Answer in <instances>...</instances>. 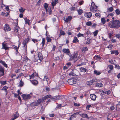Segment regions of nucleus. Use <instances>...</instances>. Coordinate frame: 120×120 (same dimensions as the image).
<instances>
[{"label":"nucleus","mask_w":120,"mask_h":120,"mask_svg":"<svg viewBox=\"0 0 120 120\" xmlns=\"http://www.w3.org/2000/svg\"><path fill=\"white\" fill-rule=\"evenodd\" d=\"M72 42L73 43H76L77 42H79V41L78 39L76 37H74V39L73 40Z\"/></svg>","instance_id":"obj_33"},{"label":"nucleus","mask_w":120,"mask_h":120,"mask_svg":"<svg viewBox=\"0 0 120 120\" xmlns=\"http://www.w3.org/2000/svg\"><path fill=\"white\" fill-rule=\"evenodd\" d=\"M98 80L97 79H94L90 81L86 82V84L88 85H91L94 82H96Z\"/></svg>","instance_id":"obj_9"},{"label":"nucleus","mask_w":120,"mask_h":120,"mask_svg":"<svg viewBox=\"0 0 120 120\" xmlns=\"http://www.w3.org/2000/svg\"><path fill=\"white\" fill-rule=\"evenodd\" d=\"M32 41L34 43H35L38 41L37 39H32Z\"/></svg>","instance_id":"obj_53"},{"label":"nucleus","mask_w":120,"mask_h":120,"mask_svg":"<svg viewBox=\"0 0 120 120\" xmlns=\"http://www.w3.org/2000/svg\"><path fill=\"white\" fill-rule=\"evenodd\" d=\"M108 67L110 69V70H112L113 68V66L112 65H109Z\"/></svg>","instance_id":"obj_54"},{"label":"nucleus","mask_w":120,"mask_h":120,"mask_svg":"<svg viewBox=\"0 0 120 120\" xmlns=\"http://www.w3.org/2000/svg\"><path fill=\"white\" fill-rule=\"evenodd\" d=\"M45 38H43L42 39V40L41 44L42 45V47H43L45 44Z\"/></svg>","instance_id":"obj_37"},{"label":"nucleus","mask_w":120,"mask_h":120,"mask_svg":"<svg viewBox=\"0 0 120 120\" xmlns=\"http://www.w3.org/2000/svg\"><path fill=\"white\" fill-rule=\"evenodd\" d=\"M78 54L77 53L74 52L73 55H71V54L69 56L70 57V60H75L76 62L78 59L79 57L78 56Z\"/></svg>","instance_id":"obj_1"},{"label":"nucleus","mask_w":120,"mask_h":120,"mask_svg":"<svg viewBox=\"0 0 120 120\" xmlns=\"http://www.w3.org/2000/svg\"><path fill=\"white\" fill-rule=\"evenodd\" d=\"M95 58H97L98 59H101V57L100 56L98 55H96L95 56Z\"/></svg>","instance_id":"obj_59"},{"label":"nucleus","mask_w":120,"mask_h":120,"mask_svg":"<svg viewBox=\"0 0 120 120\" xmlns=\"http://www.w3.org/2000/svg\"><path fill=\"white\" fill-rule=\"evenodd\" d=\"M71 64L70 62L68 63L67 64V65L68 66V67L70 66L71 65Z\"/></svg>","instance_id":"obj_63"},{"label":"nucleus","mask_w":120,"mask_h":120,"mask_svg":"<svg viewBox=\"0 0 120 120\" xmlns=\"http://www.w3.org/2000/svg\"><path fill=\"white\" fill-rule=\"evenodd\" d=\"M77 80L75 78H71L69 79L68 80V82L69 84L72 85L75 84L76 83Z\"/></svg>","instance_id":"obj_5"},{"label":"nucleus","mask_w":120,"mask_h":120,"mask_svg":"<svg viewBox=\"0 0 120 120\" xmlns=\"http://www.w3.org/2000/svg\"><path fill=\"white\" fill-rule=\"evenodd\" d=\"M78 71L76 70H73L69 74V75L75 76L76 75V73Z\"/></svg>","instance_id":"obj_16"},{"label":"nucleus","mask_w":120,"mask_h":120,"mask_svg":"<svg viewBox=\"0 0 120 120\" xmlns=\"http://www.w3.org/2000/svg\"><path fill=\"white\" fill-rule=\"evenodd\" d=\"M84 16L87 18H90L92 15V13L90 12H87L84 14Z\"/></svg>","instance_id":"obj_13"},{"label":"nucleus","mask_w":120,"mask_h":120,"mask_svg":"<svg viewBox=\"0 0 120 120\" xmlns=\"http://www.w3.org/2000/svg\"><path fill=\"white\" fill-rule=\"evenodd\" d=\"M24 20L25 22V24H28V25H29L30 20L27 19L26 17L24 18Z\"/></svg>","instance_id":"obj_30"},{"label":"nucleus","mask_w":120,"mask_h":120,"mask_svg":"<svg viewBox=\"0 0 120 120\" xmlns=\"http://www.w3.org/2000/svg\"><path fill=\"white\" fill-rule=\"evenodd\" d=\"M88 50V49L86 47H83L82 49V52L87 51Z\"/></svg>","instance_id":"obj_39"},{"label":"nucleus","mask_w":120,"mask_h":120,"mask_svg":"<svg viewBox=\"0 0 120 120\" xmlns=\"http://www.w3.org/2000/svg\"><path fill=\"white\" fill-rule=\"evenodd\" d=\"M4 29L5 32H6L10 31L11 29L9 25L7 24H5V25Z\"/></svg>","instance_id":"obj_8"},{"label":"nucleus","mask_w":120,"mask_h":120,"mask_svg":"<svg viewBox=\"0 0 120 120\" xmlns=\"http://www.w3.org/2000/svg\"><path fill=\"white\" fill-rule=\"evenodd\" d=\"M49 79L48 78L47 76H44V78L43 79V80L44 81H46L47 82H48Z\"/></svg>","instance_id":"obj_43"},{"label":"nucleus","mask_w":120,"mask_h":120,"mask_svg":"<svg viewBox=\"0 0 120 120\" xmlns=\"http://www.w3.org/2000/svg\"><path fill=\"white\" fill-rule=\"evenodd\" d=\"M22 97L24 100H26L30 99L31 96L29 94H23L22 95Z\"/></svg>","instance_id":"obj_7"},{"label":"nucleus","mask_w":120,"mask_h":120,"mask_svg":"<svg viewBox=\"0 0 120 120\" xmlns=\"http://www.w3.org/2000/svg\"><path fill=\"white\" fill-rule=\"evenodd\" d=\"M98 30H96L93 33V34H94V35L95 36H96L97 35L98 33Z\"/></svg>","instance_id":"obj_48"},{"label":"nucleus","mask_w":120,"mask_h":120,"mask_svg":"<svg viewBox=\"0 0 120 120\" xmlns=\"http://www.w3.org/2000/svg\"><path fill=\"white\" fill-rule=\"evenodd\" d=\"M19 27L18 26H16L15 27L14 32H17L18 31Z\"/></svg>","instance_id":"obj_40"},{"label":"nucleus","mask_w":120,"mask_h":120,"mask_svg":"<svg viewBox=\"0 0 120 120\" xmlns=\"http://www.w3.org/2000/svg\"><path fill=\"white\" fill-rule=\"evenodd\" d=\"M29 39L28 38H27L26 39L24 40L23 42V48L24 49L25 54L26 55L27 54V44L29 41Z\"/></svg>","instance_id":"obj_3"},{"label":"nucleus","mask_w":120,"mask_h":120,"mask_svg":"<svg viewBox=\"0 0 120 120\" xmlns=\"http://www.w3.org/2000/svg\"><path fill=\"white\" fill-rule=\"evenodd\" d=\"M18 47L15 45H13V47L16 50V52L18 51V49L19 47L21 45V43L20 42H19L18 43Z\"/></svg>","instance_id":"obj_20"},{"label":"nucleus","mask_w":120,"mask_h":120,"mask_svg":"<svg viewBox=\"0 0 120 120\" xmlns=\"http://www.w3.org/2000/svg\"><path fill=\"white\" fill-rule=\"evenodd\" d=\"M19 116V114L18 112H16V113L13 115L12 117V118L11 120H14L17 118Z\"/></svg>","instance_id":"obj_17"},{"label":"nucleus","mask_w":120,"mask_h":120,"mask_svg":"<svg viewBox=\"0 0 120 120\" xmlns=\"http://www.w3.org/2000/svg\"><path fill=\"white\" fill-rule=\"evenodd\" d=\"M91 107V105H88L86 107V110H88L89 108Z\"/></svg>","instance_id":"obj_56"},{"label":"nucleus","mask_w":120,"mask_h":120,"mask_svg":"<svg viewBox=\"0 0 120 120\" xmlns=\"http://www.w3.org/2000/svg\"><path fill=\"white\" fill-rule=\"evenodd\" d=\"M0 71L4 72V69L1 66H0Z\"/></svg>","instance_id":"obj_55"},{"label":"nucleus","mask_w":120,"mask_h":120,"mask_svg":"<svg viewBox=\"0 0 120 120\" xmlns=\"http://www.w3.org/2000/svg\"><path fill=\"white\" fill-rule=\"evenodd\" d=\"M48 7V4H47L46 3H45V5H44V8L45 9L47 13V12L48 10L47 9V8Z\"/></svg>","instance_id":"obj_35"},{"label":"nucleus","mask_w":120,"mask_h":120,"mask_svg":"<svg viewBox=\"0 0 120 120\" xmlns=\"http://www.w3.org/2000/svg\"><path fill=\"white\" fill-rule=\"evenodd\" d=\"M80 116L82 117L89 118L88 117L87 114L86 113H83L80 114Z\"/></svg>","instance_id":"obj_29"},{"label":"nucleus","mask_w":120,"mask_h":120,"mask_svg":"<svg viewBox=\"0 0 120 120\" xmlns=\"http://www.w3.org/2000/svg\"><path fill=\"white\" fill-rule=\"evenodd\" d=\"M108 25L109 27L111 28H116L115 23L114 20L110 21L108 24Z\"/></svg>","instance_id":"obj_6"},{"label":"nucleus","mask_w":120,"mask_h":120,"mask_svg":"<svg viewBox=\"0 0 120 120\" xmlns=\"http://www.w3.org/2000/svg\"><path fill=\"white\" fill-rule=\"evenodd\" d=\"M80 70L81 71H82L84 72H86L87 70L86 68H80Z\"/></svg>","instance_id":"obj_38"},{"label":"nucleus","mask_w":120,"mask_h":120,"mask_svg":"<svg viewBox=\"0 0 120 120\" xmlns=\"http://www.w3.org/2000/svg\"><path fill=\"white\" fill-rule=\"evenodd\" d=\"M72 19V17L71 16H68L65 20H64L65 21L67 22H68L69 21H71Z\"/></svg>","instance_id":"obj_27"},{"label":"nucleus","mask_w":120,"mask_h":120,"mask_svg":"<svg viewBox=\"0 0 120 120\" xmlns=\"http://www.w3.org/2000/svg\"><path fill=\"white\" fill-rule=\"evenodd\" d=\"M116 37L117 38H120V34H116Z\"/></svg>","instance_id":"obj_60"},{"label":"nucleus","mask_w":120,"mask_h":120,"mask_svg":"<svg viewBox=\"0 0 120 120\" xmlns=\"http://www.w3.org/2000/svg\"><path fill=\"white\" fill-rule=\"evenodd\" d=\"M77 36L78 37H84V34H82L79 33L77 34Z\"/></svg>","instance_id":"obj_51"},{"label":"nucleus","mask_w":120,"mask_h":120,"mask_svg":"<svg viewBox=\"0 0 120 120\" xmlns=\"http://www.w3.org/2000/svg\"><path fill=\"white\" fill-rule=\"evenodd\" d=\"M1 84L4 85L6 84V82L5 81H1L0 82Z\"/></svg>","instance_id":"obj_49"},{"label":"nucleus","mask_w":120,"mask_h":120,"mask_svg":"<svg viewBox=\"0 0 120 120\" xmlns=\"http://www.w3.org/2000/svg\"><path fill=\"white\" fill-rule=\"evenodd\" d=\"M90 98L91 100L93 101H95L97 97V96L94 94H91L90 95Z\"/></svg>","instance_id":"obj_15"},{"label":"nucleus","mask_w":120,"mask_h":120,"mask_svg":"<svg viewBox=\"0 0 120 120\" xmlns=\"http://www.w3.org/2000/svg\"><path fill=\"white\" fill-rule=\"evenodd\" d=\"M4 72L0 71V76H1L4 75Z\"/></svg>","instance_id":"obj_62"},{"label":"nucleus","mask_w":120,"mask_h":120,"mask_svg":"<svg viewBox=\"0 0 120 120\" xmlns=\"http://www.w3.org/2000/svg\"><path fill=\"white\" fill-rule=\"evenodd\" d=\"M49 12V14H50L52 13V11L51 9L50 8H49L48 10V12Z\"/></svg>","instance_id":"obj_57"},{"label":"nucleus","mask_w":120,"mask_h":120,"mask_svg":"<svg viewBox=\"0 0 120 120\" xmlns=\"http://www.w3.org/2000/svg\"><path fill=\"white\" fill-rule=\"evenodd\" d=\"M115 67V68L118 69H119L120 68V67L118 65H116Z\"/></svg>","instance_id":"obj_61"},{"label":"nucleus","mask_w":120,"mask_h":120,"mask_svg":"<svg viewBox=\"0 0 120 120\" xmlns=\"http://www.w3.org/2000/svg\"><path fill=\"white\" fill-rule=\"evenodd\" d=\"M101 22L103 24H105L106 22V20L104 18H102L101 19Z\"/></svg>","instance_id":"obj_36"},{"label":"nucleus","mask_w":120,"mask_h":120,"mask_svg":"<svg viewBox=\"0 0 120 120\" xmlns=\"http://www.w3.org/2000/svg\"><path fill=\"white\" fill-rule=\"evenodd\" d=\"M61 106V104H57V105L56 108H60Z\"/></svg>","instance_id":"obj_58"},{"label":"nucleus","mask_w":120,"mask_h":120,"mask_svg":"<svg viewBox=\"0 0 120 120\" xmlns=\"http://www.w3.org/2000/svg\"><path fill=\"white\" fill-rule=\"evenodd\" d=\"M60 96L58 95L57 96H56L53 97H52L51 99L53 100H56L59 98Z\"/></svg>","instance_id":"obj_32"},{"label":"nucleus","mask_w":120,"mask_h":120,"mask_svg":"<svg viewBox=\"0 0 120 120\" xmlns=\"http://www.w3.org/2000/svg\"><path fill=\"white\" fill-rule=\"evenodd\" d=\"M83 11L81 9H80L78 10V13L79 15H81Z\"/></svg>","instance_id":"obj_46"},{"label":"nucleus","mask_w":120,"mask_h":120,"mask_svg":"<svg viewBox=\"0 0 120 120\" xmlns=\"http://www.w3.org/2000/svg\"><path fill=\"white\" fill-rule=\"evenodd\" d=\"M8 87L7 86H4L2 88V90H4L6 92V94L7 95V89H8Z\"/></svg>","instance_id":"obj_24"},{"label":"nucleus","mask_w":120,"mask_h":120,"mask_svg":"<svg viewBox=\"0 0 120 120\" xmlns=\"http://www.w3.org/2000/svg\"><path fill=\"white\" fill-rule=\"evenodd\" d=\"M51 97V96L50 95H47L45 96L44 97H43L42 99V101H43L46 100V99L49 98H50Z\"/></svg>","instance_id":"obj_21"},{"label":"nucleus","mask_w":120,"mask_h":120,"mask_svg":"<svg viewBox=\"0 0 120 120\" xmlns=\"http://www.w3.org/2000/svg\"><path fill=\"white\" fill-rule=\"evenodd\" d=\"M38 57L39 58V60L40 61H42L43 59V57L41 52H39L38 54Z\"/></svg>","instance_id":"obj_19"},{"label":"nucleus","mask_w":120,"mask_h":120,"mask_svg":"<svg viewBox=\"0 0 120 120\" xmlns=\"http://www.w3.org/2000/svg\"><path fill=\"white\" fill-rule=\"evenodd\" d=\"M112 47V45H109L108 46V48L110 49V50L111 49Z\"/></svg>","instance_id":"obj_64"},{"label":"nucleus","mask_w":120,"mask_h":120,"mask_svg":"<svg viewBox=\"0 0 120 120\" xmlns=\"http://www.w3.org/2000/svg\"><path fill=\"white\" fill-rule=\"evenodd\" d=\"M2 49H4L5 50H8L9 49V47H8L7 44L5 43L4 42L2 43Z\"/></svg>","instance_id":"obj_11"},{"label":"nucleus","mask_w":120,"mask_h":120,"mask_svg":"<svg viewBox=\"0 0 120 120\" xmlns=\"http://www.w3.org/2000/svg\"><path fill=\"white\" fill-rule=\"evenodd\" d=\"M38 74L36 72H34L33 74L30 75V79H32L34 78V77L35 76H38Z\"/></svg>","instance_id":"obj_18"},{"label":"nucleus","mask_w":120,"mask_h":120,"mask_svg":"<svg viewBox=\"0 0 120 120\" xmlns=\"http://www.w3.org/2000/svg\"><path fill=\"white\" fill-rule=\"evenodd\" d=\"M108 10L109 12H112L113 10V7H111L109 8H108Z\"/></svg>","instance_id":"obj_42"},{"label":"nucleus","mask_w":120,"mask_h":120,"mask_svg":"<svg viewBox=\"0 0 120 120\" xmlns=\"http://www.w3.org/2000/svg\"><path fill=\"white\" fill-rule=\"evenodd\" d=\"M42 100V99H39L38 100L35 101L33 102L30 104L31 106H38L42 102H43Z\"/></svg>","instance_id":"obj_2"},{"label":"nucleus","mask_w":120,"mask_h":120,"mask_svg":"<svg viewBox=\"0 0 120 120\" xmlns=\"http://www.w3.org/2000/svg\"><path fill=\"white\" fill-rule=\"evenodd\" d=\"M111 53L112 54H115V55H118V52L117 50L111 51Z\"/></svg>","instance_id":"obj_28"},{"label":"nucleus","mask_w":120,"mask_h":120,"mask_svg":"<svg viewBox=\"0 0 120 120\" xmlns=\"http://www.w3.org/2000/svg\"><path fill=\"white\" fill-rule=\"evenodd\" d=\"M80 112H76L75 113H74L71 116V117L72 118H73V117L75 118L76 116L77 115H78L80 113Z\"/></svg>","instance_id":"obj_23"},{"label":"nucleus","mask_w":120,"mask_h":120,"mask_svg":"<svg viewBox=\"0 0 120 120\" xmlns=\"http://www.w3.org/2000/svg\"><path fill=\"white\" fill-rule=\"evenodd\" d=\"M95 16L98 18H99L101 16L100 13H96L95 14Z\"/></svg>","instance_id":"obj_44"},{"label":"nucleus","mask_w":120,"mask_h":120,"mask_svg":"<svg viewBox=\"0 0 120 120\" xmlns=\"http://www.w3.org/2000/svg\"><path fill=\"white\" fill-rule=\"evenodd\" d=\"M0 63L2 64L5 67L7 68L8 66L7 64H6L5 62L2 60H0Z\"/></svg>","instance_id":"obj_26"},{"label":"nucleus","mask_w":120,"mask_h":120,"mask_svg":"<svg viewBox=\"0 0 120 120\" xmlns=\"http://www.w3.org/2000/svg\"><path fill=\"white\" fill-rule=\"evenodd\" d=\"M86 24L87 26H90L91 25L92 23L90 21H88L86 23Z\"/></svg>","instance_id":"obj_47"},{"label":"nucleus","mask_w":120,"mask_h":120,"mask_svg":"<svg viewBox=\"0 0 120 120\" xmlns=\"http://www.w3.org/2000/svg\"><path fill=\"white\" fill-rule=\"evenodd\" d=\"M115 12L116 14L117 15H119L120 14V11L118 9H117L115 11Z\"/></svg>","instance_id":"obj_41"},{"label":"nucleus","mask_w":120,"mask_h":120,"mask_svg":"<svg viewBox=\"0 0 120 120\" xmlns=\"http://www.w3.org/2000/svg\"><path fill=\"white\" fill-rule=\"evenodd\" d=\"M19 11L20 12L23 13L25 9H23L21 7L19 9Z\"/></svg>","instance_id":"obj_50"},{"label":"nucleus","mask_w":120,"mask_h":120,"mask_svg":"<svg viewBox=\"0 0 120 120\" xmlns=\"http://www.w3.org/2000/svg\"><path fill=\"white\" fill-rule=\"evenodd\" d=\"M116 28L120 27V21L117 20H114Z\"/></svg>","instance_id":"obj_12"},{"label":"nucleus","mask_w":120,"mask_h":120,"mask_svg":"<svg viewBox=\"0 0 120 120\" xmlns=\"http://www.w3.org/2000/svg\"><path fill=\"white\" fill-rule=\"evenodd\" d=\"M62 51L64 53H66L69 56H70L71 54L70 50L68 49H63Z\"/></svg>","instance_id":"obj_10"},{"label":"nucleus","mask_w":120,"mask_h":120,"mask_svg":"<svg viewBox=\"0 0 120 120\" xmlns=\"http://www.w3.org/2000/svg\"><path fill=\"white\" fill-rule=\"evenodd\" d=\"M90 11L93 12H95L98 10L97 6L95 5L94 3L93 2L91 3L90 8Z\"/></svg>","instance_id":"obj_4"},{"label":"nucleus","mask_w":120,"mask_h":120,"mask_svg":"<svg viewBox=\"0 0 120 120\" xmlns=\"http://www.w3.org/2000/svg\"><path fill=\"white\" fill-rule=\"evenodd\" d=\"M58 0H52L51 2V4L53 6V8L54 6L56 5V4Z\"/></svg>","instance_id":"obj_22"},{"label":"nucleus","mask_w":120,"mask_h":120,"mask_svg":"<svg viewBox=\"0 0 120 120\" xmlns=\"http://www.w3.org/2000/svg\"><path fill=\"white\" fill-rule=\"evenodd\" d=\"M96 86L97 87H101L103 85L101 83L99 82L96 83Z\"/></svg>","instance_id":"obj_34"},{"label":"nucleus","mask_w":120,"mask_h":120,"mask_svg":"<svg viewBox=\"0 0 120 120\" xmlns=\"http://www.w3.org/2000/svg\"><path fill=\"white\" fill-rule=\"evenodd\" d=\"M94 73L96 75H99L101 73L100 71L95 70L94 71Z\"/></svg>","instance_id":"obj_31"},{"label":"nucleus","mask_w":120,"mask_h":120,"mask_svg":"<svg viewBox=\"0 0 120 120\" xmlns=\"http://www.w3.org/2000/svg\"><path fill=\"white\" fill-rule=\"evenodd\" d=\"M30 81L34 85H37L38 83V81L36 80H31Z\"/></svg>","instance_id":"obj_25"},{"label":"nucleus","mask_w":120,"mask_h":120,"mask_svg":"<svg viewBox=\"0 0 120 120\" xmlns=\"http://www.w3.org/2000/svg\"><path fill=\"white\" fill-rule=\"evenodd\" d=\"M60 34L62 35H64L65 34V33L64 31L61 30L60 31Z\"/></svg>","instance_id":"obj_52"},{"label":"nucleus","mask_w":120,"mask_h":120,"mask_svg":"<svg viewBox=\"0 0 120 120\" xmlns=\"http://www.w3.org/2000/svg\"><path fill=\"white\" fill-rule=\"evenodd\" d=\"M46 39L47 40L48 42H50L52 40L51 39V37L49 35L47 34V32H46Z\"/></svg>","instance_id":"obj_14"},{"label":"nucleus","mask_w":120,"mask_h":120,"mask_svg":"<svg viewBox=\"0 0 120 120\" xmlns=\"http://www.w3.org/2000/svg\"><path fill=\"white\" fill-rule=\"evenodd\" d=\"M23 82L21 80H20L19 82V86L21 87L23 86Z\"/></svg>","instance_id":"obj_45"}]
</instances>
